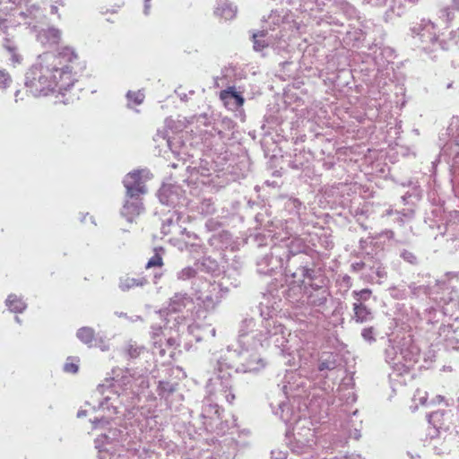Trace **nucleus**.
Instances as JSON below:
<instances>
[{
  "label": "nucleus",
  "mask_w": 459,
  "mask_h": 459,
  "mask_svg": "<svg viewBox=\"0 0 459 459\" xmlns=\"http://www.w3.org/2000/svg\"><path fill=\"white\" fill-rule=\"evenodd\" d=\"M188 240L185 241V249L190 253L194 258L204 254V246L195 233H187Z\"/></svg>",
  "instance_id": "32"
},
{
  "label": "nucleus",
  "mask_w": 459,
  "mask_h": 459,
  "mask_svg": "<svg viewBox=\"0 0 459 459\" xmlns=\"http://www.w3.org/2000/svg\"><path fill=\"white\" fill-rule=\"evenodd\" d=\"M395 215H396V218H395L396 221L400 225H403L406 221H408L413 217V211L411 209L403 210V211L395 210Z\"/></svg>",
  "instance_id": "56"
},
{
  "label": "nucleus",
  "mask_w": 459,
  "mask_h": 459,
  "mask_svg": "<svg viewBox=\"0 0 459 459\" xmlns=\"http://www.w3.org/2000/svg\"><path fill=\"white\" fill-rule=\"evenodd\" d=\"M310 153L305 151H300L299 153H295L293 159L290 162V168L294 169H302L307 168L310 160Z\"/></svg>",
  "instance_id": "38"
},
{
  "label": "nucleus",
  "mask_w": 459,
  "mask_h": 459,
  "mask_svg": "<svg viewBox=\"0 0 459 459\" xmlns=\"http://www.w3.org/2000/svg\"><path fill=\"white\" fill-rule=\"evenodd\" d=\"M281 325V323H278L273 317L264 318L261 328L259 329L263 331V336L256 338L254 348L258 349L259 347L268 346L271 343V340L275 337V335H273L275 327Z\"/></svg>",
  "instance_id": "18"
},
{
  "label": "nucleus",
  "mask_w": 459,
  "mask_h": 459,
  "mask_svg": "<svg viewBox=\"0 0 459 459\" xmlns=\"http://www.w3.org/2000/svg\"><path fill=\"white\" fill-rule=\"evenodd\" d=\"M237 6L228 0H220L217 3V6L215 8V14L224 18L225 20H231L237 14Z\"/></svg>",
  "instance_id": "35"
},
{
  "label": "nucleus",
  "mask_w": 459,
  "mask_h": 459,
  "mask_svg": "<svg viewBox=\"0 0 459 459\" xmlns=\"http://www.w3.org/2000/svg\"><path fill=\"white\" fill-rule=\"evenodd\" d=\"M399 257L411 265H418L420 263L419 256L412 248H401Z\"/></svg>",
  "instance_id": "45"
},
{
  "label": "nucleus",
  "mask_w": 459,
  "mask_h": 459,
  "mask_svg": "<svg viewBox=\"0 0 459 459\" xmlns=\"http://www.w3.org/2000/svg\"><path fill=\"white\" fill-rule=\"evenodd\" d=\"M239 357L241 363L237 367L236 372H256L264 368V359L257 353V349L253 346L240 347Z\"/></svg>",
  "instance_id": "9"
},
{
  "label": "nucleus",
  "mask_w": 459,
  "mask_h": 459,
  "mask_svg": "<svg viewBox=\"0 0 459 459\" xmlns=\"http://www.w3.org/2000/svg\"><path fill=\"white\" fill-rule=\"evenodd\" d=\"M284 273L290 285H293V287H290L284 291L286 298L289 299H292V291L298 290L299 293L301 292L303 284H320L321 281L323 284L325 283V278L319 270L315 268L310 258L305 261H300V264L296 265L295 268H288Z\"/></svg>",
  "instance_id": "4"
},
{
  "label": "nucleus",
  "mask_w": 459,
  "mask_h": 459,
  "mask_svg": "<svg viewBox=\"0 0 459 459\" xmlns=\"http://www.w3.org/2000/svg\"><path fill=\"white\" fill-rule=\"evenodd\" d=\"M415 198L416 200L420 199V193L417 191V189H414L413 193L407 192L405 195L402 196V200L403 204H409V199Z\"/></svg>",
  "instance_id": "63"
},
{
  "label": "nucleus",
  "mask_w": 459,
  "mask_h": 459,
  "mask_svg": "<svg viewBox=\"0 0 459 459\" xmlns=\"http://www.w3.org/2000/svg\"><path fill=\"white\" fill-rule=\"evenodd\" d=\"M351 295L355 299L354 303L364 304V302L368 301L370 299L372 295V290L368 288L360 290H353Z\"/></svg>",
  "instance_id": "50"
},
{
  "label": "nucleus",
  "mask_w": 459,
  "mask_h": 459,
  "mask_svg": "<svg viewBox=\"0 0 459 459\" xmlns=\"http://www.w3.org/2000/svg\"><path fill=\"white\" fill-rule=\"evenodd\" d=\"M448 151H451L455 155L452 160V164L455 165L459 162V143H451L449 144H446L445 148L442 151V156L447 155Z\"/></svg>",
  "instance_id": "52"
},
{
  "label": "nucleus",
  "mask_w": 459,
  "mask_h": 459,
  "mask_svg": "<svg viewBox=\"0 0 459 459\" xmlns=\"http://www.w3.org/2000/svg\"><path fill=\"white\" fill-rule=\"evenodd\" d=\"M353 316L352 319L359 324H365L374 319V314L370 308L365 304L353 303L352 305Z\"/></svg>",
  "instance_id": "31"
},
{
  "label": "nucleus",
  "mask_w": 459,
  "mask_h": 459,
  "mask_svg": "<svg viewBox=\"0 0 459 459\" xmlns=\"http://www.w3.org/2000/svg\"><path fill=\"white\" fill-rule=\"evenodd\" d=\"M286 331L283 325L276 326L273 335L275 337L271 340V343H273L275 348L280 351V354L282 356L291 355L294 351L291 345H289L290 340L286 337Z\"/></svg>",
  "instance_id": "23"
},
{
  "label": "nucleus",
  "mask_w": 459,
  "mask_h": 459,
  "mask_svg": "<svg viewBox=\"0 0 459 459\" xmlns=\"http://www.w3.org/2000/svg\"><path fill=\"white\" fill-rule=\"evenodd\" d=\"M437 343H442L446 350L459 351V339L450 325H440Z\"/></svg>",
  "instance_id": "20"
},
{
  "label": "nucleus",
  "mask_w": 459,
  "mask_h": 459,
  "mask_svg": "<svg viewBox=\"0 0 459 459\" xmlns=\"http://www.w3.org/2000/svg\"><path fill=\"white\" fill-rule=\"evenodd\" d=\"M255 322L253 318H245L240 325L238 334V344L240 347H254L255 340L263 336V331L254 329Z\"/></svg>",
  "instance_id": "13"
},
{
  "label": "nucleus",
  "mask_w": 459,
  "mask_h": 459,
  "mask_svg": "<svg viewBox=\"0 0 459 459\" xmlns=\"http://www.w3.org/2000/svg\"><path fill=\"white\" fill-rule=\"evenodd\" d=\"M228 293V289L221 283H209L207 290L198 297L206 311H214L222 299Z\"/></svg>",
  "instance_id": "10"
},
{
  "label": "nucleus",
  "mask_w": 459,
  "mask_h": 459,
  "mask_svg": "<svg viewBox=\"0 0 459 459\" xmlns=\"http://www.w3.org/2000/svg\"><path fill=\"white\" fill-rule=\"evenodd\" d=\"M178 384L169 381H160L158 385V394L168 400L169 397L177 390Z\"/></svg>",
  "instance_id": "44"
},
{
  "label": "nucleus",
  "mask_w": 459,
  "mask_h": 459,
  "mask_svg": "<svg viewBox=\"0 0 459 459\" xmlns=\"http://www.w3.org/2000/svg\"><path fill=\"white\" fill-rule=\"evenodd\" d=\"M146 171L143 169H137L129 172L124 178L123 184L126 188V195L128 197L142 196L147 193L145 181L143 178V174Z\"/></svg>",
  "instance_id": "12"
},
{
  "label": "nucleus",
  "mask_w": 459,
  "mask_h": 459,
  "mask_svg": "<svg viewBox=\"0 0 459 459\" xmlns=\"http://www.w3.org/2000/svg\"><path fill=\"white\" fill-rule=\"evenodd\" d=\"M431 281L426 282L411 281L408 284V290L406 295L411 298L420 299L428 297L431 294Z\"/></svg>",
  "instance_id": "27"
},
{
  "label": "nucleus",
  "mask_w": 459,
  "mask_h": 459,
  "mask_svg": "<svg viewBox=\"0 0 459 459\" xmlns=\"http://www.w3.org/2000/svg\"><path fill=\"white\" fill-rule=\"evenodd\" d=\"M229 366L222 359H217L214 375L209 379L208 387L216 396H222L229 403L235 400L232 392L231 374L228 371Z\"/></svg>",
  "instance_id": "8"
},
{
  "label": "nucleus",
  "mask_w": 459,
  "mask_h": 459,
  "mask_svg": "<svg viewBox=\"0 0 459 459\" xmlns=\"http://www.w3.org/2000/svg\"><path fill=\"white\" fill-rule=\"evenodd\" d=\"M197 271L207 273H214L219 270V264L215 259L210 256H204L202 259H197L195 263Z\"/></svg>",
  "instance_id": "37"
},
{
  "label": "nucleus",
  "mask_w": 459,
  "mask_h": 459,
  "mask_svg": "<svg viewBox=\"0 0 459 459\" xmlns=\"http://www.w3.org/2000/svg\"><path fill=\"white\" fill-rule=\"evenodd\" d=\"M121 436L120 428L109 429L106 433L100 435L95 438V448L98 449L100 459H107L106 455L110 449L117 450L119 447V437ZM111 459V456L109 457Z\"/></svg>",
  "instance_id": "11"
},
{
  "label": "nucleus",
  "mask_w": 459,
  "mask_h": 459,
  "mask_svg": "<svg viewBox=\"0 0 459 459\" xmlns=\"http://www.w3.org/2000/svg\"><path fill=\"white\" fill-rule=\"evenodd\" d=\"M143 351V347L137 346L136 343L132 341L128 342L126 346V354L131 359H136L139 357Z\"/></svg>",
  "instance_id": "51"
},
{
  "label": "nucleus",
  "mask_w": 459,
  "mask_h": 459,
  "mask_svg": "<svg viewBox=\"0 0 459 459\" xmlns=\"http://www.w3.org/2000/svg\"><path fill=\"white\" fill-rule=\"evenodd\" d=\"M200 417L203 421V427L205 430H212L214 425L221 419V408L210 398L204 399L203 401L202 411L200 413Z\"/></svg>",
  "instance_id": "14"
},
{
  "label": "nucleus",
  "mask_w": 459,
  "mask_h": 459,
  "mask_svg": "<svg viewBox=\"0 0 459 459\" xmlns=\"http://www.w3.org/2000/svg\"><path fill=\"white\" fill-rule=\"evenodd\" d=\"M267 32L261 30L253 34L254 49L255 51H262L264 48L268 47V43L263 39Z\"/></svg>",
  "instance_id": "48"
},
{
  "label": "nucleus",
  "mask_w": 459,
  "mask_h": 459,
  "mask_svg": "<svg viewBox=\"0 0 459 459\" xmlns=\"http://www.w3.org/2000/svg\"><path fill=\"white\" fill-rule=\"evenodd\" d=\"M273 411L275 415L279 416L281 420L286 424V425H292L297 426L299 421H303V419H301V416L299 415V411H295L289 403L285 402H280L277 404V409L274 410L273 403H270Z\"/></svg>",
  "instance_id": "19"
},
{
  "label": "nucleus",
  "mask_w": 459,
  "mask_h": 459,
  "mask_svg": "<svg viewBox=\"0 0 459 459\" xmlns=\"http://www.w3.org/2000/svg\"><path fill=\"white\" fill-rule=\"evenodd\" d=\"M147 281L144 278H130L126 277L120 280L119 287L122 290H128L133 287L143 286Z\"/></svg>",
  "instance_id": "46"
},
{
  "label": "nucleus",
  "mask_w": 459,
  "mask_h": 459,
  "mask_svg": "<svg viewBox=\"0 0 459 459\" xmlns=\"http://www.w3.org/2000/svg\"><path fill=\"white\" fill-rule=\"evenodd\" d=\"M193 304V299L187 293H175L172 298H170L169 304V311L173 313L181 312L187 306Z\"/></svg>",
  "instance_id": "28"
},
{
  "label": "nucleus",
  "mask_w": 459,
  "mask_h": 459,
  "mask_svg": "<svg viewBox=\"0 0 459 459\" xmlns=\"http://www.w3.org/2000/svg\"><path fill=\"white\" fill-rule=\"evenodd\" d=\"M180 192L179 186L164 184L158 191V198L162 204L174 206L179 201Z\"/></svg>",
  "instance_id": "21"
},
{
  "label": "nucleus",
  "mask_w": 459,
  "mask_h": 459,
  "mask_svg": "<svg viewBox=\"0 0 459 459\" xmlns=\"http://www.w3.org/2000/svg\"><path fill=\"white\" fill-rule=\"evenodd\" d=\"M311 422L304 418L303 421H299L297 426H293V433L290 437L289 431L286 433V442L290 450L301 458L300 455L309 454L316 445L315 430L310 428Z\"/></svg>",
  "instance_id": "5"
},
{
  "label": "nucleus",
  "mask_w": 459,
  "mask_h": 459,
  "mask_svg": "<svg viewBox=\"0 0 459 459\" xmlns=\"http://www.w3.org/2000/svg\"><path fill=\"white\" fill-rule=\"evenodd\" d=\"M333 387L329 385L327 387L315 388L309 403L310 409L313 411L318 407L320 411H324L327 414L330 404H333Z\"/></svg>",
  "instance_id": "16"
},
{
  "label": "nucleus",
  "mask_w": 459,
  "mask_h": 459,
  "mask_svg": "<svg viewBox=\"0 0 459 459\" xmlns=\"http://www.w3.org/2000/svg\"><path fill=\"white\" fill-rule=\"evenodd\" d=\"M303 382H299V383H290V381H288V384L287 385H283L282 386V391L284 393L285 395H299V393H295V391H298V389L301 386H303Z\"/></svg>",
  "instance_id": "57"
},
{
  "label": "nucleus",
  "mask_w": 459,
  "mask_h": 459,
  "mask_svg": "<svg viewBox=\"0 0 459 459\" xmlns=\"http://www.w3.org/2000/svg\"><path fill=\"white\" fill-rule=\"evenodd\" d=\"M272 459H286L287 452L281 451L279 449L272 450L271 452Z\"/></svg>",
  "instance_id": "64"
},
{
  "label": "nucleus",
  "mask_w": 459,
  "mask_h": 459,
  "mask_svg": "<svg viewBox=\"0 0 459 459\" xmlns=\"http://www.w3.org/2000/svg\"><path fill=\"white\" fill-rule=\"evenodd\" d=\"M377 332L374 326L365 327L361 331V337L365 342L373 343L377 340Z\"/></svg>",
  "instance_id": "53"
},
{
  "label": "nucleus",
  "mask_w": 459,
  "mask_h": 459,
  "mask_svg": "<svg viewBox=\"0 0 459 459\" xmlns=\"http://www.w3.org/2000/svg\"><path fill=\"white\" fill-rule=\"evenodd\" d=\"M283 208L286 212L297 218L299 223H304L306 218L303 215L306 212L307 207L298 198L288 197L284 201Z\"/></svg>",
  "instance_id": "25"
},
{
  "label": "nucleus",
  "mask_w": 459,
  "mask_h": 459,
  "mask_svg": "<svg viewBox=\"0 0 459 459\" xmlns=\"http://www.w3.org/2000/svg\"><path fill=\"white\" fill-rule=\"evenodd\" d=\"M61 39V31L54 27L41 30L38 33V39L44 45H56Z\"/></svg>",
  "instance_id": "34"
},
{
  "label": "nucleus",
  "mask_w": 459,
  "mask_h": 459,
  "mask_svg": "<svg viewBox=\"0 0 459 459\" xmlns=\"http://www.w3.org/2000/svg\"><path fill=\"white\" fill-rule=\"evenodd\" d=\"M143 210L144 207L141 196L128 197L126 195L120 213L127 221L133 222Z\"/></svg>",
  "instance_id": "17"
},
{
  "label": "nucleus",
  "mask_w": 459,
  "mask_h": 459,
  "mask_svg": "<svg viewBox=\"0 0 459 459\" xmlns=\"http://www.w3.org/2000/svg\"><path fill=\"white\" fill-rule=\"evenodd\" d=\"M115 380H106V384H100L96 390L95 394L100 395H105L103 399L99 403L98 410L107 411L108 412V416L96 417L91 420V423L94 429L102 428L106 425L109 424V420L113 415L117 413V405L116 403V400H117L120 396V394L115 390L116 385L113 383ZM93 411H97L95 406L92 407Z\"/></svg>",
  "instance_id": "6"
},
{
  "label": "nucleus",
  "mask_w": 459,
  "mask_h": 459,
  "mask_svg": "<svg viewBox=\"0 0 459 459\" xmlns=\"http://www.w3.org/2000/svg\"><path fill=\"white\" fill-rule=\"evenodd\" d=\"M20 15L24 19H29L26 23L32 26L34 29H36L38 24L42 23L46 19V15L43 11L36 5L30 6L26 12H21Z\"/></svg>",
  "instance_id": "29"
},
{
  "label": "nucleus",
  "mask_w": 459,
  "mask_h": 459,
  "mask_svg": "<svg viewBox=\"0 0 459 459\" xmlns=\"http://www.w3.org/2000/svg\"><path fill=\"white\" fill-rule=\"evenodd\" d=\"M95 331L91 327L83 326L77 330V338L84 344L91 346L94 341Z\"/></svg>",
  "instance_id": "42"
},
{
  "label": "nucleus",
  "mask_w": 459,
  "mask_h": 459,
  "mask_svg": "<svg viewBox=\"0 0 459 459\" xmlns=\"http://www.w3.org/2000/svg\"><path fill=\"white\" fill-rule=\"evenodd\" d=\"M11 78L8 74L0 71V88H5L9 85Z\"/></svg>",
  "instance_id": "62"
},
{
  "label": "nucleus",
  "mask_w": 459,
  "mask_h": 459,
  "mask_svg": "<svg viewBox=\"0 0 459 459\" xmlns=\"http://www.w3.org/2000/svg\"><path fill=\"white\" fill-rule=\"evenodd\" d=\"M305 293L307 295V302L311 307H323L327 301L330 292L322 281L320 284L310 283L309 287H305Z\"/></svg>",
  "instance_id": "15"
},
{
  "label": "nucleus",
  "mask_w": 459,
  "mask_h": 459,
  "mask_svg": "<svg viewBox=\"0 0 459 459\" xmlns=\"http://www.w3.org/2000/svg\"><path fill=\"white\" fill-rule=\"evenodd\" d=\"M5 304L9 310L13 313H22L27 307L26 303L14 294H10L7 297Z\"/></svg>",
  "instance_id": "40"
},
{
  "label": "nucleus",
  "mask_w": 459,
  "mask_h": 459,
  "mask_svg": "<svg viewBox=\"0 0 459 459\" xmlns=\"http://www.w3.org/2000/svg\"><path fill=\"white\" fill-rule=\"evenodd\" d=\"M77 59L75 51L64 47L56 54L46 53L39 56L25 74V86L33 96H47L57 91L63 94L75 79L69 65Z\"/></svg>",
  "instance_id": "1"
},
{
  "label": "nucleus",
  "mask_w": 459,
  "mask_h": 459,
  "mask_svg": "<svg viewBox=\"0 0 459 459\" xmlns=\"http://www.w3.org/2000/svg\"><path fill=\"white\" fill-rule=\"evenodd\" d=\"M126 97L130 101H134L135 104L139 105L143 101L144 94L141 91H128L126 93Z\"/></svg>",
  "instance_id": "59"
},
{
  "label": "nucleus",
  "mask_w": 459,
  "mask_h": 459,
  "mask_svg": "<svg viewBox=\"0 0 459 459\" xmlns=\"http://www.w3.org/2000/svg\"><path fill=\"white\" fill-rule=\"evenodd\" d=\"M449 295L447 299L441 298L445 305L444 313L457 319L459 318V295L454 290L449 292Z\"/></svg>",
  "instance_id": "30"
},
{
  "label": "nucleus",
  "mask_w": 459,
  "mask_h": 459,
  "mask_svg": "<svg viewBox=\"0 0 459 459\" xmlns=\"http://www.w3.org/2000/svg\"><path fill=\"white\" fill-rule=\"evenodd\" d=\"M405 5L406 4L403 2V0H393L385 15L389 16V13H392L396 16H402L405 12Z\"/></svg>",
  "instance_id": "49"
},
{
  "label": "nucleus",
  "mask_w": 459,
  "mask_h": 459,
  "mask_svg": "<svg viewBox=\"0 0 459 459\" xmlns=\"http://www.w3.org/2000/svg\"><path fill=\"white\" fill-rule=\"evenodd\" d=\"M161 327L160 326H152V334L153 339V351L154 354H159L160 357H163L166 353L165 349L163 348L162 339L160 338Z\"/></svg>",
  "instance_id": "39"
},
{
  "label": "nucleus",
  "mask_w": 459,
  "mask_h": 459,
  "mask_svg": "<svg viewBox=\"0 0 459 459\" xmlns=\"http://www.w3.org/2000/svg\"><path fill=\"white\" fill-rule=\"evenodd\" d=\"M230 241V234L227 231H222L217 235H213L211 239V245H217L218 243L221 242L223 245H228Z\"/></svg>",
  "instance_id": "55"
},
{
  "label": "nucleus",
  "mask_w": 459,
  "mask_h": 459,
  "mask_svg": "<svg viewBox=\"0 0 459 459\" xmlns=\"http://www.w3.org/2000/svg\"><path fill=\"white\" fill-rule=\"evenodd\" d=\"M410 30L413 38H419L422 44L432 49L447 50L449 48L448 42L440 38L443 33L438 31L437 25L429 19H420V22L412 24Z\"/></svg>",
  "instance_id": "7"
},
{
  "label": "nucleus",
  "mask_w": 459,
  "mask_h": 459,
  "mask_svg": "<svg viewBox=\"0 0 459 459\" xmlns=\"http://www.w3.org/2000/svg\"><path fill=\"white\" fill-rule=\"evenodd\" d=\"M134 377L132 376L124 375L120 380L116 381L118 385H122L125 386L124 390L133 389L132 381Z\"/></svg>",
  "instance_id": "60"
},
{
  "label": "nucleus",
  "mask_w": 459,
  "mask_h": 459,
  "mask_svg": "<svg viewBox=\"0 0 459 459\" xmlns=\"http://www.w3.org/2000/svg\"><path fill=\"white\" fill-rule=\"evenodd\" d=\"M197 211L204 216L213 214L216 211L214 202L211 198L203 199L197 206Z\"/></svg>",
  "instance_id": "47"
},
{
  "label": "nucleus",
  "mask_w": 459,
  "mask_h": 459,
  "mask_svg": "<svg viewBox=\"0 0 459 459\" xmlns=\"http://www.w3.org/2000/svg\"><path fill=\"white\" fill-rule=\"evenodd\" d=\"M342 412H344V413H345V415H346V417L349 419V420H348V421L346 422V425H345V426H342V427L345 429V430L347 431V433H348V435H349V437H353V438H355V439H359V438L360 437V433H359V431L356 428H354V429H353V430H351V429H350V426H349V425H350V422L352 420H351V417H352V416H351L350 413H348V412H347V411H346L345 409H342Z\"/></svg>",
  "instance_id": "58"
},
{
  "label": "nucleus",
  "mask_w": 459,
  "mask_h": 459,
  "mask_svg": "<svg viewBox=\"0 0 459 459\" xmlns=\"http://www.w3.org/2000/svg\"><path fill=\"white\" fill-rule=\"evenodd\" d=\"M162 257L159 254H155L146 264V268L160 267L162 265Z\"/></svg>",
  "instance_id": "61"
},
{
  "label": "nucleus",
  "mask_w": 459,
  "mask_h": 459,
  "mask_svg": "<svg viewBox=\"0 0 459 459\" xmlns=\"http://www.w3.org/2000/svg\"><path fill=\"white\" fill-rule=\"evenodd\" d=\"M445 234L447 235L446 242L451 249H459V221L446 223Z\"/></svg>",
  "instance_id": "33"
},
{
  "label": "nucleus",
  "mask_w": 459,
  "mask_h": 459,
  "mask_svg": "<svg viewBox=\"0 0 459 459\" xmlns=\"http://www.w3.org/2000/svg\"><path fill=\"white\" fill-rule=\"evenodd\" d=\"M196 272H197L196 267L195 268L192 266H186V267L183 268L182 270H180L177 273V277L178 280H182V281L189 280L195 276Z\"/></svg>",
  "instance_id": "54"
},
{
  "label": "nucleus",
  "mask_w": 459,
  "mask_h": 459,
  "mask_svg": "<svg viewBox=\"0 0 459 459\" xmlns=\"http://www.w3.org/2000/svg\"><path fill=\"white\" fill-rule=\"evenodd\" d=\"M420 350L409 333H397L388 339L385 359L398 375L409 371L418 361Z\"/></svg>",
  "instance_id": "3"
},
{
  "label": "nucleus",
  "mask_w": 459,
  "mask_h": 459,
  "mask_svg": "<svg viewBox=\"0 0 459 459\" xmlns=\"http://www.w3.org/2000/svg\"><path fill=\"white\" fill-rule=\"evenodd\" d=\"M2 47L9 55V60L13 65L22 64L23 57L20 53V47L14 37L6 36L3 39Z\"/></svg>",
  "instance_id": "24"
},
{
  "label": "nucleus",
  "mask_w": 459,
  "mask_h": 459,
  "mask_svg": "<svg viewBox=\"0 0 459 459\" xmlns=\"http://www.w3.org/2000/svg\"><path fill=\"white\" fill-rule=\"evenodd\" d=\"M121 436L119 437V447H122L126 450H129L132 448L133 444L134 443L135 436L132 435L127 427H121Z\"/></svg>",
  "instance_id": "43"
},
{
  "label": "nucleus",
  "mask_w": 459,
  "mask_h": 459,
  "mask_svg": "<svg viewBox=\"0 0 459 459\" xmlns=\"http://www.w3.org/2000/svg\"><path fill=\"white\" fill-rule=\"evenodd\" d=\"M444 309L442 311L437 309L436 307L427 308L423 313V320L429 325H434L437 324L445 316Z\"/></svg>",
  "instance_id": "41"
},
{
  "label": "nucleus",
  "mask_w": 459,
  "mask_h": 459,
  "mask_svg": "<svg viewBox=\"0 0 459 459\" xmlns=\"http://www.w3.org/2000/svg\"><path fill=\"white\" fill-rule=\"evenodd\" d=\"M221 99L226 105L232 104L235 108L241 107L244 103L243 96L234 88H228L221 91Z\"/></svg>",
  "instance_id": "36"
},
{
  "label": "nucleus",
  "mask_w": 459,
  "mask_h": 459,
  "mask_svg": "<svg viewBox=\"0 0 459 459\" xmlns=\"http://www.w3.org/2000/svg\"><path fill=\"white\" fill-rule=\"evenodd\" d=\"M425 224L430 230H437L444 236L446 223H443V212L440 207H434L429 212H426Z\"/></svg>",
  "instance_id": "22"
},
{
  "label": "nucleus",
  "mask_w": 459,
  "mask_h": 459,
  "mask_svg": "<svg viewBox=\"0 0 459 459\" xmlns=\"http://www.w3.org/2000/svg\"><path fill=\"white\" fill-rule=\"evenodd\" d=\"M292 230V227L290 228ZM286 237H283L280 243H274L269 254H265L256 262L257 272L260 274L268 275L277 269L284 267V273L288 268H295L300 261L307 260L306 251L307 245L299 237L293 236L287 227Z\"/></svg>",
  "instance_id": "2"
},
{
  "label": "nucleus",
  "mask_w": 459,
  "mask_h": 459,
  "mask_svg": "<svg viewBox=\"0 0 459 459\" xmlns=\"http://www.w3.org/2000/svg\"><path fill=\"white\" fill-rule=\"evenodd\" d=\"M339 366L338 355L334 353H323L317 363V370L322 377H326L328 371H333Z\"/></svg>",
  "instance_id": "26"
}]
</instances>
